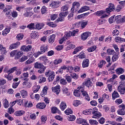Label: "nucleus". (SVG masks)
Wrapping results in <instances>:
<instances>
[{"instance_id":"nucleus-1","label":"nucleus","mask_w":125,"mask_h":125,"mask_svg":"<svg viewBox=\"0 0 125 125\" xmlns=\"http://www.w3.org/2000/svg\"><path fill=\"white\" fill-rule=\"evenodd\" d=\"M34 67L36 69H40L38 71L39 74H43L46 69V67L44 66L42 63L39 62L35 63Z\"/></svg>"},{"instance_id":"nucleus-2","label":"nucleus","mask_w":125,"mask_h":125,"mask_svg":"<svg viewBox=\"0 0 125 125\" xmlns=\"http://www.w3.org/2000/svg\"><path fill=\"white\" fill-rule=\"evenodd\" d=\"M40 50L41 51H38L34 54L35 58H37V57H39L40 55L43 54V53H45L46 51H47L48 50V47L45 45L42 46L40 48Z\"/></svg>"},{"instance_id":"nucleus-3","label":"nucleus","mask_w":125,"mask_h":125,"mask_svg":"<svg viewBox=\"0 0 125 125\" xmlns=\"http://www.w3.org/2000/svg\"><path fill=\"white\" fill-rule=\"evenodd\" d=\"M46 77H48V80L49 82H52L55 78V72L50 70H48L45 73Z\"/></svg>"},{"instance_id":"nucleus-4","label":"nucleus","mask_w":125,"mask_h":125,"mask_svg":"<svg viewBox=\"0 0 125 125\" xmlns=\"http://www.w3.org/2000/svg\"><path fill=\"white\" fill-rule=\"evenodd\" d=\"M79 8L80 7V3L79 2H74L73 3V6L71 9V13H70L68 16V20H70L73 16H74V10H75V8Z\"/></svg>"},{"instance_id":"nucleus-5","label":"nucleus","mask_w":125,"mask_h":125,"mask_svg":"<svg viewBox=\"0 0 125 125\" xmlns=\"http://www.w3.org/2000/svg\"><path fill=\"white\" fill-rule=\"evenodd\" d=\"M92 114H93V119H99L102 116L101 113L98 112V109L96 107L93 108Z\"/></svg>"},{"instance_id":"nucleus-6","label":"nucleus","mask_w":125,"mask_h":125,"mask_svg":"<svg viewBox=\"0 0 125 125\" xmlns=\"http://www.w3.org/2000/svg\"><path fill=\"white\" fill-rule=\"evenodd\" d=\"M88 21H80L79 22H77L74 23L73 25V26L74 27L73 29H75V27H79V25H81V29H84L85 28L86 25H87Z\"/></svg>"},{"instance_id":"nucleus-7","label":"nucleus","mask_w":125,"mask_h":125,"mask_svg":"<svg viewBox=\"0 0 125 125\" xmlns=\"http://www.w3.org/2000/svg\"><path fill=\"white\" fill-rule=\"evenodd\" d=\"M119 109L117 111V113L118 115H120L121 116H125V104H122L120 105L119 106Z\"/></svg>"},{"instance_id":"nucleus-8","label":"nucleus","mask_w":125,"mask_h":125,"mask_svg":"<svg viewBox=\"0 0 125 125\" xmlns=\"http://www.w3.org/2000/svg\"><path fill=\"white\" fill-rule=\"evenodd\" d=\"M79 29H75L72 31H69L68 32H66V36L69 38H71V37H75L76 35L79 34Z\"/></svg>"},{"instance_id":"nucleus-9","label":"nucleus","mask_w":125,"mask_h":125,"mask_svg":"<svg viewBox=\"0 0 125 125\" xmlns=\"http://www.w3.org/2000/svg\"><path fill=\"white\" fill-rule=\"evenodd\" d=\"M90 36H91V32L88 31L84 32L81 35V40L82 41H86V40H87V38H88V37H90Z\"/></svg>"},{"instance_id":"nucleus-10","label":"nucleus","mask_w":125,"mask_h":125,"mask_svg":"<svg viewBox=\"0 0 125 125\" xmlns=\"http://www.w3.org/2000/svg\"><path fill=\"white\" fill-rule=\"evenodd\" d=\"M81 91L83 96L84 97L85 100H86V101H90V97H89V95H88L87 92L84 90V89H82Z\"/></svg>"},{"instance_id":"nucleus-11","label":"nucleus","mask_w":125,"mask_h":125,"mask_svg":"<svg viewBox=\"0 0 125 125\" xmlns=\"http://www.w3.org/2000/svg\"><path fill=\"white\" fill-rule=\"evenodd\" d=\"M105 12V11H103V10L98 11H97L96 13H95V15H97V16H101V19H103V18H106V17H108V15L106 14H104Z\"/></svg>"},{"instance_id":"nucleus-12","label":"nucleus","mask_w":125,"mask_h":125,"mask_svg":"<svg viewBox=\"0 0 125 125\" xmlns=\"http://www.w3.org/2000/svg\"><path fill=\"white\" fill-rule=\"evenodd\" d=\"M66 13L63 14V13H60L59 14L60 17L56 20V23H59V22H63V21H64V18L66 17Z\"/></svg>"},{"instance_id":"nucleus-13","label":"nucleus","mask_w":125,"mask_h":125,"mask_svg":"<svg viewBox=\"0 0 125 125\" xmlns=\"http://www.w3.org/2000/svg\"><path fill=\"white\" fill-rule=\"evenodd\" d=\"M17 70V67L15 66L11 68L10 69L8 70L7 67H5L4 69V73H7L8 74H12V73H14L15 71Z\"/></svg>"},{"instance_id":"nucleus-14","label":"nucleus","mask_w":125,"mask_h":125,"mask_svg":"<svg viewBox=\"0 0 125 125\" xmlns=\"http://www.w3.org/2000/svg\"><path fill=\"white\" fill-rule=\"evenodd\" d=\"M84 89L83 87L82 86H79L78 87V90H75L74 91V95H75L76 97H80L81 96V90L82 89Z\"/></svg>"},{"instance_id":"nucleus-15","label":"nucleus","mask_w":125,"mask_h":125,"mask_svg":"<svg viewBox=\"0 0 125 125\" xmlns=\"http://www.w3.org/2000/svg\"><path fill=\"white\" fill-rule=\"evenodd\" d=\"M114 10H115V5L113 3H110L108 5V7L106 9V13H110V12H112Z\"/></svg>"},{"instance_id":"nucleus-16","label":"nucleus","mask_w":125,"mask_h":125,"mask_svg":"<svg viewBox=\"0 0 125 125\" xmlns=\"http://www.w3.org/2000/svg\"><path fill=\"white\" fill-rule=\"evenodd\" d=\"M48 90V87L47 86H44L42 88V91L40 93V96L42 97H45V95H47V91Z\"/></svg>"},{"instance_id":"nucleus-17","label":"nucleus","mask_w":125,"mask_h":125,"mask_svg":"<svg viewBox=\"0 0 125 125\" xmlns=\"http://www.w3.org/2000/svg\"><path fill=\"white\" fill-rule=\"evenodd\" d=\"M29 73L28 72L23 73L22 74V75L21 76L20 80H21V81H26V82H28L29 81Z\"/></svg>"},{"instance_id":"nucleus-18","label":"nucleus","mask_w":125,"mask_h":125,"mask_svg":"<svg viewBox=\"0 0 125 125\" xmlns=\"http://www.w3.org/2000/svg\"><path fill=\"white\" fill-rule=\"evenodd\" d=\"M118 90L121 94H125V85L121 84L118 87Z\"/></svg>"},{"instance_id":"nucleus-19","label":"nucleus","mask_w":125,"mask_h":125,"mask_svg":"<svg viewBox=\"0 0 125 125\" xmlns=\"http://www.w3.org/2000/svg\"><path fill=\"white\" fill-rule=\"evenodd\" d=\"M21 49L22 51H25L26 52H28V51H30V50L32 49V45H29L27 46H26L25 45H23L21 47Z\"/></svg>"},{"instance_id":"nucleus-20","label":"nucleus","mask_w":125,"mask_h":125,"mask_svg":"<svg viewBox=\"0 0 125 125\" xmlns=\"http://www.w3.org/2000/svg\"><path fill=\"white\" fill-rule=\"evenodd\" d=\"M89 66V60L88 59H85L83 60L82 62L83 68H87Z\"/></svg>"},{"instance_id":"nucleus-21","label":"nucleus","mask_w":125,"mask_h":125,"mask_svg":"<svg viewBox=\"0 0 125 125\" xmlns=\"http://www.w3.org/2000/svg\"><path fill=\"white\" fill-rule=\"evenodd\" d=\"M83 85H85L86 87H91L92 86V82L90 80V79H88L86 81H85L83 83Z\"/></svg>"},{"instance_id":"nucleus-22","label":"nucleus","mask_w":125,"mask_h":125,"mask_svg":"<svg viewBox=\"0 0 125 125\" xmlns=\"http://www.w3.org/2000/svg\"><path fill=\"white\" fill-rule=\"evenodd\" d=\"M76 123L79 124H82L83 125H89L86 122V120L81 118L78 119L76 121Z\"/></svg>"},{"instance_id":"nucleus-23","label":"nucleus","mask_w":125,"mask_h":125,"mask_svg":"<svg viewBox=\"0 0 125 125\" xmlns=\"http://www.w3.org/2000/svg\"><path fill=\"white\" fill-rule=\"evenodd\" d=\"M20 44H21L20 42H16L15 43L11 44L10 45L9 48L11 50L15 49L18 48V47L19 46V45H20Z\"/></svg>"},{"instance_id":"nucleus-24","label":"nucleus","mask_w":125,"mask_h":125,"mask_svg":"<svg viewBox=\"0 0 125 125\" xmlns=\"http://www.w3.org/2000/svg\"><path fill=\"white\" fill-rule=\"evenodd\" d=\"M45 107H46V104L44 103H39L36 105V108L41 110L45 109Z\"/></svg>"},{"instance_id":"nucleus-25","label":"nucleus","mask_w":125,"mask_h":125,"mask_svg":"<svg viewBox=\"0 0 125 125\" xmlns=\"http://www.w3.org/2000/svg\"><path fill=\"white\" fill-rule=\"evenodd\" d=\"M68 9H69V7L67 5H64L62 7L61 10L62 12L61 13H63V14H65V13L66 14V16L68 15Z\"/></svg>"},{"instance_id":"nucleus-26","label":"nucleus","mask_w":125,"mask_h":125,"mask_svg":"<svg viewBox=\"0 0 125 125\" xmlns=\"http://www.w3.org/2000/svg\"><path fill=\"white\" fill-rule=\"evenodd\" d=\"M52 90L53 92L56 93V94H59V92H60V85H58L55 87H52Z\"/></svg>"},{"instance_id":"nucleus-27","label":"nucleus","mask_w":125,"mask_h":125,"mask_svg":"<svg viewBox=\"0 0 125 125\" xmlns=\"http://www.w3.org/2000/svg\"><path fill=\"white\" fill-rule=\"evenodd\" d=\"M87 10H89V7L88 6H84L78 11V13H83V12L87 11Z\"/></svg>"},{"instance_id":"nucleus-28","label":"nucleus","mask_w":125,"mask_h":125,"mask_svg":"<svg viewBox=\"0 0 125 125\" xmlns=\"http://www.w3.org/2000/svg\"><path fill=\"white\" fill-rule=\"evenodd\" d=\"M115 69H116V64H113L108 69V71L109 74H114L115 73Z\"/></svg>"},{"instance_id":"nucleus-29","label":"nucleus","mask_w":125,"mask_h":125,"mask_svg":"<svg viewBox=\"0 0 125 125\" xmlns=\"http://www.w3.org/2000/svg\"><path fill=\"white\" fill-rule=\"evenodd\" d=\"M115 71L117 75H122L125 73V69L122 67H119L116 69Z\"/></svg>"},{"instance_id":"nucleus-30","label":"nucleus","mask_w":125,"mask_h":125,"mask_svg":"<svg viewBox=\"0 0 125 125\" xmlns=\"http://www.w3.org/2000/svg\"><path fill=\"white\" fill-rule=\"evenodd\" d=\"M25 114V111L23 110H19L15 112L14 115L16 116V117H20L21 116H23Z\"/></svg>"},{"instance_id":"nucleus-31","label":"nucleus","mask_w":125,"mask_h":125,"mask_svg":"<svg viewBox=\"0 0 125 125\" xmlns=\"http://www.w3.org/2000/svg\"><path fill=\"white\" fill-rule=\"evenodd\" d=\"M60 108L62 111H64L66 108H67V104L65 102H62L60 105Z\"/></svg>"},{"instance_id":"nucleus-32","label":"nucleus","mask_w":125,"mask_h":125,"mask_svg":"<svg viewBox=\"0 0 125 125\" xmlns=\"http://www.w3.org/2000/svg\"><path fill=\"white\" fill-rule=\"evenodd\" d=\"M51 112L52 114H56V113L61 114V111H60V110L55 106L51 107Z\"/></svg>"},{"instance_id":"nucleus-33","label":"nucleus","mask_w":125,"mask_h":125,"mask_svg":"<svg viewBox=\"0 0 125 125\" xmlns=\"http://www.w3.org/2000/svg\"><path fill=\"white\" fill-rule=\"evenodd\" d=\"M44 26V23H38L35 25V29L37 30H41Z\"/></svg>"},{"instance_id":"nucleus-34","label":"nucleus","mask_w":125,"mask_h":125,"mask_svg":"<svg viewBox=\"0 0 125 125\" xmlns=\"http://www.w3.org/2000/svg\"><path fill=\"white\" fill-rule=\"evenodd\" d=\"M66 35L67 34L65 33L64 36L61 40H59L60 44H62V43H63V42H65V41H66V40H68V39H69V37L67 36H66Z\"/></svg>"},{"instance_id":"nucleus-35","label":"nucleus","mask_w":125,"mask_h":125,"mask_svg":"<svg viewBox=\"0 0 125 125\" xmlns=\"http://www.w3.org/2000/svg\"><path fill=\"white\" fill-rule=\"evenodd\" d=\"M21 95L22 98H26L28 96V92L25 90H22L21 91Z\"/></svg>"},{"instance_id":"nucleus-36","label":"nucleus","mask_w":125,"mask_h":125,"mask_svg":"<svg viewBox=\"0 0 125 125\" xmlns=\"http://www.w3.org/2000/svg\"><path fill=\"white\" fill-rule=\"evenodd\" d=\"M56 37V35L55 34H52L50 36V38L49 39V43H53L54 41H55V38Z\"/></svg>"},{"instance_id":"nucleus-37","label":"nucleus","mask_w":125,"mask_h":125,"mask_svg":"<svg viewBox=\"0 0 125 125\" xmlns=\"http://www.w3.org/2000/svg\"><path fill=\"white\" fill-rule=\"evenodd\" d=\"M10 27L6 28L2 32V35L3 36H6L7 34H8L10 32L11 30Z\"/></svg>"},{"instance_id":"nucleus-38","label":"nucleus","mask_w":125,"mask_h":125,"mask_svg":"<svg viewBox=\"0 0 125 125\" xmlns=\"http://www.w3.org/2000/svg\"><path fill=\"white\" fill-rule=\"evenodd\" d=\"M83 48V46L76 47L74 49V51L73 52V54H77L78 52H79V51H81V50H82Z\"/></svg>"},{"instance_id":"nucleus-39","label":"nucleus","mask_w":125,"mask_h":125,"mask_svg":"<svg viewBox=\"0 0 125 125\" xmlns=\"http://www.w3.org/2000/svg\"><path fill=\"white\" fill-rule=\"evenodd\" d=\"M58 4H59V3H58L57 1H54L50 4V6L52 8H57V7H58Z\"/></svg>"},{"instance_id":"nucleus-40","label":"nucleus","mask_w":125,"mask_h":125,"mask_svg":"<svg viewBox=\"0 0 125 125\" xmlns=\"http://www.w3.org/2000/svg\"><path fill=\"white\" fill-rule=\"evenodd\" d=\"M116 42H125V39L122 38L120 37H117L115 38Z\"/></svg>"},{"instance_id":"nucleus-41","label":"nucleus","mask_w":125,"mask_h":125,"mask_svg":"<svg viewBox=\"0 0 125 125\" xmlns=\"http://www.w3.org/2000/svg\"><path fill=\"white\" fill-rule=\"evenodd\" d=\"M30 36L31 39H37V38L39 37V33L38 32H36V31H33L31 33Z\"/></svg>"},{"instance_id":"nucleus-42","label":"nucleus","mask_w":125,"mask_h":125,"mask_svg":"<svg viewBox=\"0 0 125 125\" xmlns=\"http://www.w3.org/2000/svg\"><path fill=\"white\" fill-rule=\"evenodd\" d=\"M115 20L116 23H122V18L121 15H118L115 18Z\"/></svg>"},{"instance_id":"nucleus-43","label":"nucleus","mask_w":125,"mask_h":125,"mask_svg":"<svg viewBox=\"0 0 125 125\" xmlns=\"http://www.w3.org/2000/svg\"><path fill=\"white\" fill-rule=\"evenodd\" d=\"M70 76L73 80H78L79 79V74L75 72L71 73L70 74Z\"/></svg>"},{"instance_id":"nucleus-44","label":"nucleus","mask_w":125,"mask_h":125,"mask_svg":"<svg viewBox=\"0 0 125 125\" xmlns=\"http://www.w3.org/2000/svg\"><path fill=\"white\" fill-rule=\"evenodd\" d=\"M3 105L6 109H7V108H8V107H9V103H8V101L7 100V99H5L3 100Z\"/></svg>"},{"instance_id":"nucleus-45","label":"nucleus","mask_w":125,"mask_h":125,"mask_svg":"<svg viewBox=\"0 0 125 125\" xmlns=\"http://www.w3.org/2000/svg\"><path fill=\"white\" fill-rule=\"evenodd\" d=\"M93 111V109H90L88 110H85L83 111V113L84 115H90L92 114Z\"/></svg>"},{"instance_id":"nucleus-46","label":"nucleus","mask_w":125,"mask_h":125,"mask_svg":"<svg viewBox=\"0 0 125 125\" xmlns=\"http://www.w3.org/2000/svg\"><path fill=\"white\" fill-rule=\"evenodd\" d=\"M35 62V59L34 58H30L25 62V65H29V64H32Z\"/></svg>"},{"instance_id":"nucleus-47","label":"nucleus","mask_w":125,"mask_h":125,"mask_svg":"<svg viewBox=\"0 0 125 125\" xmlns=\"http://www.w3.org/2000/svg\"><path fill=\"white\" fill-rule=\"evenodd\" d=\"M64 78L68 83H72V77L71 76H70L69 74H66Z\"/></svg>"},{"instance_id":"nucleus-48","label":"nucleus","mask_w":125,"mask_h":125,"mask_svg":"<svg viewBox=\"0 0 125 125\" xmlns=\"http://www.w3.org/2000/svg\"><path fill=\"white\" fill-rule=\"evenodd\" d=\"M97 48V46L96 45L92 46V47H89L87 48L88 52H93Z\"/></svg>"},{"instance_id":"nucleus-49","label":"nucleus","mask_w":125,"mask_h":125,"mask_svg":"<svg viewBox=\"0 0 125 125\" xmlns=\"http://www.w3.org/2000/svg\"><path fill=\"white\" fill-rule=\"evenodd\" d=\"M119 97H120V95L118 93V92L114 91L112 93V99L113 100H115L116 98H119Z\"/></svg>"},{"instance_id":"nucleus-50","label":"nucleus","mask_w":125,"mask_h":125,"mask_svg":"<svg viewBox=\"0 0 125 125\" xmlns=\"http://www.w3.org/2000/svg\"><path fill=\"white\" fill-rule=\"evenodd\" d=\"M24 107H26V108H31V107H33V103H32V102L28 103V101H26L24 103Z\"/></svg>"},{"instance_id":"nucleus-51","label":"nucleus","mask_w":125,"mask_h":125,"mask_svg":"<svg viewBox=\"0 0 125 125\" xmlns=\"http://www.w3.org/2000/svg\"><path fill=\"white\" fill-rule=\"evenodd\" d=\"M33 14H34V13L32 11H26L24 13L23 15L24 17H31V16H33Z\"/></svg>"},{"instance_id":"nucleus-52","label":"nucleus","mask_w":125,"mask_h":125,"mask_svg":"<svg viewBox=\"0 0 125 125\" xmlns=\"http://www.w3.org/2000/svg\"><path fill=\"white\" fill-rule=\"evenodd\" d=\"M0 51L1 52L2 54H6L5 47H3L1 44H0Z\"/></svg>"},{"instance_id":"nucleus-53","label":"nucleus","mask_w":125,"mask_h":125,"mask_svg":"<svg viewBox=\"0 0 125 125\" xmlns=\"http://www.w3.org/2000/svg\"><path fill=\"white\" fill-rule=\"evenodd\" d=\"M22 55H23V53L20 51L17 52L15 57V59H16V60H17V59H19V58H20V57H21Z\"/></svg>"},{"instance_id":"nucleus-54","label":"nucleus","mask_w":125,"mask_h":125,"mask_svg":"<svg viewBox=\"0 0 125 125\" xmlns=\"http://www.w3.org/2000/svg\"><path fill=\"white\" fill-rule=\"evenodd\" d=\"M107 123H108L109 125H122V124L120 123H118L115 121H107Z\"/></svg>"},{"instance_id":"nucleus-55","label":"nucleus","mask_w":125,"mask_h":125,"mask_svg":"<svg viewBox=\"0 0 125 125\" xmlns=\"http://www.w3.org/2000/svg\"><path fill=\"white\" fill-rule=\"evenodd\" d=\"M27 28L29 30H35L36 27H35V23H31L27 26Z\"/></svg>"},{"instance_id":"nucleus-56","label":"nucleus","mask_w":125,"mask_h":125,"mask_svg":"<svg viewBox=\"0 0 125 125\" xmlns=\"http://www.w3.org/2000/svg\"><path fill=\"white\" fill-rule=\"evenodd\" d=\"M105 64H106V61L104 60H101L100 61V63L98 64V66L99 68L101 69V68L103 67V65H105Z\"/></svg>"},{"instance_id":"nucleus-57","label":"nucleus","mask_w":125,"mask_h":125,"mask_svg":"<svg viewBox=\"0 0 125 125\" xmlns=\"http://www.w3.org/2000/svg\"><path fill=\"white\" fill-rule=\"evenodd\" d=\"M81 104H82V103L81 102V101L79 100H75L73 103V105L75 107H78V106H79V105H81Z\"/></svg>"},{"instance_id":"nucleus-58","label":"nucleus","mask_w":125,"mask_h":125,"mask_svg":"<svg viewBox=\"0 0 125 125\" xmlns=\"http://www.w3.org/2000/svg\"><path fill=\"white\" fill-rule=\"evenodd\" d=\"M67 120L69 122H74V121L76 120V116L73 115H70L68 117Z\"/></svg>"},{"instance_id":"nucleus-59","label":"nucleus","mask_w":125,"mask_h":125,"mask_svg":"<svg viewBox=\"0 0 125 125\" xmlns=\"http://www.w3.org/2000/svg\"><path fill=\"white\" fill-rule=\"evenodd\" d=\"M46 24L49 27H51V28H55L57 26V25L53 23V22H47Z\"/></svg>"},{"instance_id":"nucleus-60","label":"nucleus","mask_w":125,"mask_h":125,"mask_svg":"<svg viewBox=\"0 0 125 125\" xmlns=\"http://www.w3.org/2000/svg\"><path fill=\"white\" fill-rule=\"evenodd\" d=\"M62 59H56L54 61V65H58L60 63H62Z\"/></svg>"},{"instance_id":"nucleus-61","label":"nucleus","mask_w":125,"mask_h":125,"mask_svg":"<svg viewBox=\"0 0 125 125\" xmlns=\"http://www.w3.org/2000/svg\"><path fill=\"white\" fill-rule=\"evenodd\" d=\"M4 77L8 80V81H11L13 79V76L10 75V74H8L4 75Z\"/></svg>"},{"instance_id":"nucleus-62","label":"nucleus","mask_w":125,"mask_h":125,"mask_svg":"<svg viewBox=\"0 0 125 125\" xmlns=\"http://www.w3.org/2000/svg\"><path fill=\"white\" fill-rule=\"evenodd\" d=\"M89 124L91 125H98V122L96 120H90L89 121Z\"/></svg>"},{"instance_id":"nucleus-63","label":"nucleus","mask_w":125,"mask_h":125,"mask_svg":"<svg viewBox=\"0 0 125 125\" xmlns=\"http://www.w3.org/2000/svg\"><path fill=\"white\" fill-rule=\"evenodd\" d=\"M64 113L66 115H71L73 114V110L70 108H67L66 110L64 111Z\"/></svg>"},{"instance_id":"nucleus-64","label":"nucleus","mask_w":125,"mask_h":125,"mask_svg":"<svg viewBox=\"0 0 125 125\" xmlns=\"http://www.w3.org/2000/svg\"><path fill=\"white\" fill-rule=\"evenodd\" d=\"M28 60V56H23L19 60V62H25L26 60Z\"/></svg>"}]
</instances>
